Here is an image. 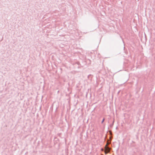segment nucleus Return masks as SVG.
Returning a JSON list of instances; mask_svg holds the SVG:
<instances>
[{
  "label": "nucleus",
  "instance_id": "obj_1",
  "mask_svg": "<svg viewBox=\"0 0 155 155\" xmlns=\"http://www.w3.org/2000/svg\"><path fill=\"white\" fill-rule=\"evenodd\" d=\"M110 148L107 146L105 147V153L107 154L110 152Z\"/></svg>",
  "mask_w": 155,
  "mask_h": 155
},
{
  "label": "nucleus",
  "instance_id": "obj_2",
  "mask_svg": "<svg viewBox=\"0 0 155 155\" xmlns=\"http://www.w3.org/2000/svg\"><path fill=\"white\" fill-rule=\"evenodd\" d=\"M109 144V143H107V144H106V145H105V146H107Z\"/></svg>",
  "mask_w": 155,
  "mask_h": 155
},
{
  "label": "nucleus",
  "instance_id": "obj_3",
  "mask_svg": "<svg viewBox=\"0 0 155 155\" xmlns=\"http://www.w3.org/2000/svg\"><path fill=\"white\" fill-rule=\"evenodd\" d=\"M104 119H103V120H102V122H101L102 123H103V122H104Z\"/></svg>",
  "mask_w": 155,
  "mask_h": 155
}]
</instances>
